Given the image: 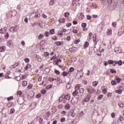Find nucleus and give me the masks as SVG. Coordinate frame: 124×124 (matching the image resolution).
<instances>
[{
    "mask_svg": "<svg viewBox=\"0 0 124 124\" xmlns=\"http://www.w3.org/2000/svg\"><path fill=\"white\" fill-rule=\"evenodd\" d=\"M112 25L114 28H116L117 26V23H116V22H113L112 23Z\"/></svg>",
    "mask_w": 124,
    "mask_h": 124,
    "instance_id": "13d9d810",
    "label": "nucleus"
},
{
    "mask_svg": "<svg viewBox=\"0 0 124 124\" xmlns=\"http://www.w3.org/2000/svg\"><path fill=\"white\" fill-rule=\"evenodd\" d=\"M58 39V37L55 36L52 37V39H53V40L56 41L57 40V39Z\"/></svg>",
    "mask_w": 124,
    "mask_h": 124,
    "instance_id": "5fc2aeb1",
    "label": "nucleus"
},
{
    "mask_svg": "<svg viewBox=\"0 0 124 124\" xmlns=\"http://www.w3.org/2000/svg\"><path fill=\"white\" fill-rule=\"evenodd\" d=\"M19 66V62L15 63L14 65V68H16V67H17V66Z\"/></svg>",
    "mask_w": 124,
    "mask_h": 124,
    "instance_id": "58836bf2",
    "label": "nucleus"
},
{
    "mask_svg": "<svg viewBox=\"0 0 124 124\" xmlns=\"http://www.w3.org/2000/svg\"><path fill=\"white\" fill-rule=\"evenodd\" d=\"M111 116L112 118H115L116 114H115V113L113 112L111 114Z\"/></svg>",
    "mask_w": 124,
    "mask_h": 124,
    "instance_id": "680f3d73",
    "label": "nucleus"
},
{
    "mask_svg": "<svg viewBox=\"0 0 124 124\" xmlns=\"http://www.w3.org/2000/svg\"><path fill=\"white\" fill-rule=\"evenodd\" d=\"M49 55H50V53H49V52H45L44 54V57H48V56H49Z\"/></svg>",
    "mask_w": 124,
    "mask_h": 124,
    "instance_id": "f704fd0d",
    "label": "nucleus"
},
{
    "mask_svg": "<svg viewBox=\"0 0 124 124\" xmlns=\"http://www.w3.org/2000/svg\"><path fill=\"white\" fill-rule=\"evenodd\" d=\"M25 62H27V63H29L30 62V59L27 58L24 60Z\"/></svg>",
    "mask_w": 124,
    "mask_h": 124,
    "instance_id": "603ef678",
    "label": "nucleus"
},
{
    "mask_svg": "<svg viewBox=\"0 0 124 124\" xmlns=\"http://www.w3.org/2000/svg\"><path fill=\"white\" fill-rule=\"evenodd\" d=\"M56 58H57L56 56V55L54 56L52 58L50 59V61H54V60H55Z\"/></svg>",
    "mask_w": 124,
    "mask_h": 124,
    "instance_id": "e2e57ef3",
    "label": "nucleus"
},
{
    "mask_svg": "<svg viewBox=\"0 0 124 124\" xmlns=\"http://www.w3.org/2000/svg\"><path fill=\"white\" fill-rule=\"evenodd\" d=\"M7 45L9 46V47H12V44L11 42H8Z\"/></svg>",
    "mask_w": 124,
    "mask_h": 124,
    "instance_id": "052dcab7",
    "label": "nucleus"
},
{
    "mask_svg": "<svg viewBox=\"0 0 124 124\" xmlns=\"http://www.w3.org/2000/svg\"><path fill=\"white\" fill-rule=\"evenodd\" d=\"M70 107H71L70 105H69V104H67L65 106V109H66V110H69V109H70Z\"/></svg>",
    "mask_w": 124,
    "mask_h": 124,
    "instance_id": "f8f14e48",
    "label": "nucleus"
},
{
    "mask_svg": "<svg viewBox=\"0 0 124 124\" xmlns=\"http://www.w3.org/2000/svg\"><path fill=\"white\" fill-rule=\"evenodd\" d=\"M107 34V35H108V36H110V35H112V30L111 29L108 30Z\"/></svg>",
    "mask_w": 124,
    "mask_h": 124,
    "instance_id": "0eeeda50",
    "label": "nucleus"
},
{
    "mask_svg": "<svg viewBox=\"0 0 124 124\" xmlns=\"http://www.w3.org/2000/svg\"><path fill=\"white\" fill-rule=\"evenodd\" d=\"M93 41L94 42H96V34H94L93 35Z\"/></svg>",
    "mask_w": 124,
    "mask_h": 124,
    "instance_id": "4be33fe9",
    "label": "nucleus"
},
{
    "mask_svg": "<svg viewBox=\"0 0 124 124\" xmlns=\"http://www.w3.org/2000/svg\"><path fill=\"white\" fill-rule=\"evenodd\" d=\"M0 52H4V48L3 47H0Z\"/></svg>",
    "mask_w": 124,
    "mask_h": 124,
    "instance_id": "6e6d98bb",
    "label": "nucleus"
},
{
    "mask_svg": "<svg viewBox=\"0 0 124 124\" xmlns=\"http://www.w3.org/2000/svg\"><path fill=\"white\" fill-rule=\"evenodd\" d=\"M87 90L88 91V93H93V90L92 87L87 88Z\"/></svg>",
    "mask_w": 124,
    "mask_h": 124,
    "instance_id": "a211bd4d",
    "label": "nucleus"
},
{
    "mask_svg": "<svg viewBox=\"0 0 124 124\" xmlns=\"http://www.w3.org/2000/svg\"><path fill=\"white\" fill-rule=\"evenodd\" d=\"M98 84V81H94L93 82V85L94 87H96Z\"/></svg>",
    "mask_w": 124,
    "mask_h": 124,
    "instance_id": "2eb2a0df",
    "label": "nucleus"
},
{
    "mask_svg": "<svg viewBox=\"0 0 124 124\" xmlns=\"http://www.w3.org/2000/svg\"><path fill=\"white\" fill-rule=\"evenodd\" d=\"M55 43L57 45V46H61L62 45V42H56Z\"/></svg>",
    "mask_w": 124,
    "mask_h": 124,
    "instance_id": "c85d7f7f",
    "label": "nucleus"
},
{
    "mask_svg": "<svg viewBox=\"0 0 124 124\" xmlns=\"http://www.w3.org/2000/svg\"><path fill=\"white\" fill-rule=\"evenodd\" d=\"M60 23H65V18H61L59 19Z\"/></svg>",
    "mask_w": 124,
    "mask_h": 124,
    "instance_id": "ddd939ff",
    "label": "nucleus"
},
{
    "mask_svg": "<svg viewBox=\"0 0 124 124\" xmlns=\"http://www.w3.org/2000/svg\"><path fill=\"white\" fill-rule=\"evenodd\" d=\"M108 64H114V61L111 60H109L108 61Z\"/></svg>",
    "mask_w": 124,
    "mask_h": 124,
    "instance_id": "5701e85b",
    "label": "nucleus"
},
{
    "mask_svg": "<svg viewBox=\"0 0 124 124\" xmlns=\"http://www.w3.org/2000/svg\"><path fill=\"white\" fill-rule=\"evenodd\" d=\"M14 113H15V109H14V108H12L10 110V113L13 114Z\"/></svg>",
    "mask_w": 124,
    "mask_h": 124,
    "instance_id": "79ce46f5",
    "label": "nucleus"
},
{
    "mask_svg": "<svg viewBox=\"0 0 124 124\" xmlns=\"http://www.w3.org/2000/svg\"><path fill=\"white\" fill-rule=\"evenodd\" d=\"M118 105L120 107H121V108H124V103H122V102H120L118 104Z\"/></svg>",
    "mask_w": 124,
    "mask_h": 124,
    "instance_id": "7c9ffc66",
    "label": "nucleus"
},
{
    "mask_svg": "<svg viewBox=\"0 0 124 124\" xmlns=\"http://www.w3.org/2000/svg\"><path fill=\"white\" fill-rule=\"evenodd\" d=\"M10 31H12V32H14L15 31V27H12L10 29Z\"/></svg>",
    "mask_w": 124,
    "mask_h": 124,
    "instance_id": "c9c22d12",
    "label": "nucleus"
},
{
    "mask_svg": "<svg viewBox=\"0 0 124 124\" xmlns=\"http://www.w3.org/2000/svg\"><path fill=\"white\" fill-rule=\"evenodd\" d=\"M84 92H85V90H84L83 88H80V90H79V93H84Z\"/></svg>",
    "mask_w": 124,
    "mask_h": 124,
    "instance_id": "ea45409f",
    "label": "nucleus"
},
{
    "mask_svg": "<svg viewBox=\"0 0 124 124\" xmlns=\"http://www.w3.org/2000/svg\"><path fill=\"white\" fill-rule=\"evenodd\" d=\"M9 37V34H8V32L6 33V35H5V38L6 39H7V38H8Z\"/></svg>",
    "mask_w": 124,
    "mask_h": 124,
    "instance_id": "49530a36",
    "label": "nucleus"
},
{
    "mask_svg": "<svg viewBox=\"0 0 124 124\" xmlns=\"http://www.w3.org/2000/svg\"><path fill=\"white\" fill-rule=\"evenodd\" d=\"M81 26H82V28H83V29H85V28H86V27H87V23H82L81 24Z\"/></svg>",
    "mask_w": 124,
    "mask_h": 124,
    "instance_id": "c03bdc74",
    "label": "nucleus"
},
{
    "mask_svg": "<svg viewBox=\"0 0 124 124\" xmlns=\"http://www.w3.org/2000/svg\"><path fill=\"white\" fill-rule=\"evenodd\" d=\"M61 123H63L64 122H65V118L62 117V118H61Z\"/></svg>",
    "mask_w": 124,
    "mask_h": 124,
    "instance_id": "de8ad7c7",
    "label": "nucleus"
},
{
    "mask_svg": "<svg viewBox=\"0 0 124 124\" xmlns=\"http://www.w3.org/2000/svg\"><path fill=\"white\" fill-rule=\"evenodd\" d=\"M73 32L74 33H77V32H78V31H77V30H73Z\"/></svg>",
    "mask_w": 124,
    "mask_h": 124,
    "instance_id": "774afa93",
    "label": "nucleus"
},
{
    "mask_svg": "<svg viewBox=\"0 0 124 124\" xmlns=\"http://www.w3.org/2000/svg\"><path fill=\"white\" fill-rule=\"evenodd\" d=\"M62 75L64 77L67 76V75H69V74H68V72L67 73L65 71H63L62 73Z\"/></svg>",
    "mask_w": 124,
    "mask_h": 124,
    "instance_id": "aec40b11",
    "label": "nucleus"
},
{
    "mask_svg": "<svg viewBox=\"0 0 124 124\" xmlns=\"http://www.w3.org/2000/svg\"><path fill=\"white\" fill-rule=\"evenodd\" d=\"M6 31H7V28L4 27L3 28H1L0 30V33H5V32H6Z\"/></svg>",
    "mask_w": 124,
    "mask_h": 124,
    "instance_id": "39448f33",
    "label": "nucleus"
},
{
    "mask_svg": "<svg viewBox=\"0 0 124 124\" xmlns=\"http://www.w3.org/2000/svg\"><path fill=\"white\" fill-rule=\"evenodd\" d=\"M72 4H73V6H77V3H76V2H75V0L73 1Z\"/></svg>",
    "mask_w": 124,
    "mask_h": 124,
    "instance_id": "37998d69",
    "label": "nucleus"
},
{
    "mask_svg": "<svg viewBox=\"0 0 124 124\" xmlns=\"http://www.w3.org/2000/svg\"><path fill=\"white\" fill-rule=\"evenodd\" d=\"M122 92L123 91L121 89L115 90V93H119V94H121Z\"/></svg>",
    "mask_w": 124,
    "mask_h": 124,
    "instance_id": "dca6fc26",
    "label": "nucleus"
},
{
    "mask_svg": "<svg viewBox=\"0 0 124 124\" xmlns=\"http://www.w3.org/2000/svg\"><path fill=\"white\" fill-rule=\"evenodd\" d=\"M17 95L21 96L22 95V91H18L17 93Z\"/></svg>",
    "mask_w": 124,
    "mask_h": 124,
    "instance_id": "3c124183",
    "label": "nucleus"
},
{
    "mask_svg": "<svg viewBox=\"0 0 124 124\" xmlns=\"http://www.w3.org/2000/svg\"><path fill=\"white\" fill-rule=\"evenodd\" d=\"M116 81H117V83H120V81H121V78H116Z\"/></svg>",
    "mask_w": 124,
    "mask_h": 124,
    "instance_id": "69168bd1",
    "label": "nucleus"
},
{
    "mask_svg": "<svg viewBox=\"0 0 124 124\" xmlns=\"http://www.w3.org/2000/svg\"><path fill=\"white\" fill-rule=\"evenodd\" d=\"M91 97H92V95L91 94H88L84 99L83 101L84 102H89L90 101V99H91Z\"/></svg>",
    "mask_w": 124,
    "mask_h": 124,
    "instance_id": "f257e3e1",
    "label": "nucleus"
},
{
    "mask_svg": "<svg viewBox=\"0 0 124 124\" xmlns=\"http://www.w3.org/2000/svg\"><path fill=\"white\" fill-rule=\"evenodd\" d=\"M114 50L115 52L117 54H121V53H123V50L121 47H115Z\"/></svg>",
    "mask_w": 124,
    "mask_h": 124,
    "instance_id": "f03ea898",
    "label": "nucleus"
},
{
    "mask_svg": "<svg viewBox=\"0 0 124 124\" xmlns=\"http://www.w3.org/2000/svg\"><path fill=\"white\" fill-rule=\"evenodd\" d=\"M117 63L119 65H122L123 64V61H122V60H120L118 62H117Z\"/></svg>",
    "mask_w": 124,
    "mask_h": 124,
    "instance_id": "a19ab883",
    "label": "nucleus"
},
{
    "mask_svg": "<svg viewBox=\"0 0 124 124\" xmlns=\"http://www.w3.org/2000/svg\"><path fill=\"white\" fill-rule=\"evenodd\" d=\"M64 98L65 99H66V100H69V99H70V95L69 94H68L67 95H65L64 96Z\"/></svg>",
    "mask_w": 124,
    "mask_h": 124,
    "instance_id": "9b49d317",
    "label": "nucleus"
},
{
    "mask_svg": "<svg viewBox=\"0 0 124 124\" xmlns=\"http://www.w3.org/2000/svg\"><path fill=\"white\" fill-rule=\"evenodd\" d=\"M73 71H74V68L72 67L69 69V71L68 72L69 75H71L72 72H73Z\"/></svg>",
    "mask_w": 124,
    "mask_h": 124,
    "instance_id": "1a4fd4ad",
    "label": "nucleus"
},
{
    "mask_svg": "<svg viewBox=\"0 0 124 124\" xmlns=\"http://www.w3.org/2000/svg\"><path fill=\"white\" fill-rule=\"evenodd\" d=\"M49 32L50 34H54L55 33V30L52 29L50 30Z\"/></svg>",
    "mask_w": 124,
    "mask_h": 124,
    "instance_id": "2f4dec72",
    "label": "nucleus"
},
{
    "mask_svg": "<svg viewBox=\"0 0 124 124\" xmlns=\"http://www.w3.org/2000/svg\"><path fill=\"white\" fill-rule=\"evenodd\" d=\"M76 91H78L80 90V85L79 84H78L76 86Z\"/></svg>",
    "mask_w": 124,
    "mask_h": 124,
    "instance_id": "cd10ccee",
    "label": "nucleus"
},
{
    "mask_svg": "<svg viewBox=\"0 0 124 124\" xmlns=\"http://www.w3.org/2000/svg\"><path fill=\"white\" fill-rule=\"evenodd\" d=\"M22 124H34V121H32L31 122V123L30 124V122L26 123V122H25V121H23Z\"/></svg>",
    "mask_w": 124,
    "mask_h": 124,
    "instance_id": "4468645a",
    "label": "nucleus"
},
{
    "mask_svg": "<svg viewBox=\"0 0 124 124\" xmlns=\"http://www.w3.org/2000/svg\"><path fill=\"white\" fill-rule=\"evenodd\" d=\"M45 117L46 120H48V117H50V112L49 111L46 112L45 114Z\"/></svg>",
    "mask_w": 124,
    "mask_h": 124,
    "instance_id": "6e6552de",
    "label": "nucleus"
},
{
    "mask_svg": "<svg viewBox=\"0 0 124 124\" xmlns=\"http://www.w3.org/2000/svg\"><path fill=\"white\" fill-rule=\"evenodd\" d=\"M87 19H88V20H91V19H92V16H90V15H88Z\"/></svg>",
    "mask_w": 124,
    "mask_h": 124,
    "instance_id": "338daca9",
    "label": "nucleus"
},
{
    "mask_svg": "<svg viewBox=\"0 0 124 124\" xmlns=\"http://www.w3.org/2000/svg\"><path fill=\"white\" fill-rule=\"evenodd\" d=\"M22 85L23 87H26V86H27V85H28V82H27V81H23L22 82Z\"/></svg>",
    "mask_w": 124,
    "mask_h": 124,
    "instance_id": "f3484780",
    "label": "nucleus"
},
{
    "mask_svg": "<svg viewBox=\"0 0 124 124\" xmlns=\"http://www.w3.org/2000/svg\"><path fill=\"white\" fill-rule=\"evenodd\" d=\"M110 72L112 74L117 73V71L114 70V69H110Z\"/></svg>",
    "mask_w": 124,
    "mask_h": 124,
    "instance_id": "4c0bfd02",
    "label": "nucleus"
},
{
    "mask_svg": "<svg viewBox=\"0 0 124 124\" xmlns=\"http://www.w3.org/2000/svg\"><path fill=\"white\" fill-rule=\"evenodd\" d=\"M44 35L46 37H48V36H49L50 35V33L49 32V31H46Z\"/></svg>",
    "mask_w": 124,
    "mask_h": 124,
    "instance_id": "6ab92c4d",
    "label": "nucleus"
},
{
    "mask_svg": "<svg viewBox=\"0 0 124 124\" xmlns=\"http://www.w3.org/2000/svg\"><path fill=\"white\" fill-rule=\"evenodd\" d=\"M78 91L77 90H76L75 91H74L73 93V95H76L77 94H78Z\"/></svg>",
    "mask_w": 124,
    "mask_h": 124,
    "instance_id": "72a5a7b5",
    "label": "nucleus"
},
{
    "mask_svg": "<svg viewBox=\"0 0 124 124\" xmlns=\"http://www.w3.org/2000/svg\"><path fill=\"white\" fill-rule=\"evenodd\" d=\"M78 100H79V99H78V98L75 97L72 99L71 102L73 104H76L78 103Z\"/></svg>",
    "mask_w": 124,
    "mask_h": 124,
    "instance_id": "20e7f679",
    "label": "nucleus"
},
{
    "mask_svg": "<svg viewBox=\"0 0 124 124\" xmlns=\"http://www.w3.org/2000/svg\"><path fill=\"white\" fill-rule=\"evenodd\" d=\"M64 16H65V17H68V16H69V13H65L64 14Z\"/></svg>",
    "mask_w": 124,
    "mask_h": 124,
    "instance_id": "bf43d9fd",
    "label": "nucleus"
},
{
    "mask_svg": "<svg viewBox=\"0 0 124 124\" xmlns=\"http://www.w3.org/2000/svg\"><path fill=\"white\" fill-rule=\"evenodd\" d=\"M59 102H62L63 103H67V101L66 100L63 99V98L62 97H60L59 99Z\"/></svg>",
    "mask_w": 124,
    "mask_h": 124,
    "instance_id": "423d86ee",
    "label": "nucleus"
},
{
    "mask_svg": "<svg viewBox=\"0 0 124 124\" xmlns=\"http://www.w3.org/2000/svg\"><path fill=\"white\" fill-rule=\"evenodd\" d=\"M83 116H84V111H82L79 113V117H80V118H82Z\"/></svg>",
    "mask_w": 124,
    "mask_h": 124,
    "instance_id": "a878e982",
    "label": "nucleus"
},
{
    "mask_svg": "<svg viewBox=\"0 0 124 124\" xmlns=\"http://www.w3.org/2000/svg\"><path fill=\"white\" fill-rule=\"evenodd\" d=\"M59 62H62V60L61 59H59L56 61L55 64L56 65H59Z\"/></svg>",
    "mask_w": 124,
    "mask_h": 124,
    "instance_id": "393cba45",
    "label": "nucleus"
},
{
    "mask_svg": "<svg viewBox=\"0 0 124 124\" xmlns=\"http://www.w3.org/2000/svg\"><path fill=\"white\" fill-rule=\"evenodd\" d=\"M55 2L54 1V0H50L49 1V5H53V4H54Z\"/></svg>",
    "mask_w": 124,
    "mask_h": 124,
    "instance_id": "e433bc0d",
    "label": "nucleus"
},
{
    "mask_svg": "<svg viewBox=\"0 0 124 124\" xmlns=\"http://www.w3.org/2000/svg\"><path fill=\"white\" fill-rule=\"evenodd\" d=\"M77 78H78V79H79L80 78H81L82 77V75H79V74H77L76 75V77Z\"/></svg>",
    "mask_w": 124,
    "mask_h": 124,
    "instance_id": "09e8293b",
    "label": "nucleus"
},
{
    "mask_svg": "<svg viewBox=\"0 0 124 124\" xmlns=\"http://www.w3.org/2000/svg\"><path fill=\"white\" fill-rule=\"evenodd\" d=\"M79 42H80V40H79V39H78V40H76V41H75V43L76 44H78V43H79Z\"/></svg>",
    "mask_w": 124,
    "mask_h": 124,
    "instance_id": "0e129e2a",
    "label": "nucleus"
},
{
    "mask_svg": "<svg viewBox=\"0 0 124 124\" xmlns=\"http://www.w3.org/2000/svg\"><path fill=\"white\" fill-rule=\"evenodd\" d=\"M33 85L31 84H30L28 87L27 89L28 90H31L32 89Z\"/></svg>",
    "mask_w": 124,
    "mask_h": 124,
    "instance_id": "b1692460",
    "label": "nucleus"
},
{
    "mask_svg": "<svg viewBox=\"0 0 124 124\" xmlns=\"http://www.w3.org/2000/svg\"><path fill=\"white\" fill-rule=\"evenodd\" d=\"M41 93L42 94H45V93H46V90L45 89H43V90H42Z\"/></svg>",
    "mask_w": 124,
    "mask_h": 124,
    "instance_id": "864d4df0",
    "label": "nucleus"
},
{
    "mask_svg": "<svg viewBox=\"0 0 124 124\" xmlns=\"http://www.w3.org/2000/svg\"><path fill=\"white\" fill-rule=\"evenodd\" d=\"M38 37V39H41L42 38H43V37H44V35H43V34H40Z\"/></svg>",
    "mask_w": 124,
    "mask_h": 124,
    "instance_id": "473e14b6",
    "label": "nucleus"
},
{
    "mask_svg": "<svg viewBox=\"0 0 124 124\" xmlns=\"http://www.w3.org/2000/svg\"><path fill=\"white\" fill-rule=\"evenodd\" d=\"M34 17L36 18V19H38L40 17V13H39V12L36 13Z\"/></svg>",
    "mask_w": 124,
    "mask_h": 124,
    "instance_id": "9d476101",
    "label": "nucleus"
},
{
    "mask_svg": "<svg viewBox=\"0 0 124 124\" xmlns=\"http://www.w3.org/2000/svg\"><path fill=\"white\" fill-rule=\"evenodd\" d=\"M55 73H56V74H57V75H60V73H61L60 72V71L58 70H55Z\"/></svg>",
    "mask_w": 124,
    "mask_h": 124,
    "instance_id": "a18cd8bd",
    "label": "nucleus"
},
{
    "mask_svg": "<svg viewBox=\"0 0 124 124\" xmlns=\"http://www.w3.org/2000/svg\"><path fill=\"white\" fill-rule=\"evenodd\" d=\"M21 45H22V46H25V45H26V43H25V41H22L21 42Z\"/></svg>",
    "mask_w": 124,
    "mask_h": 124,
    "instance_id": "4d7b16f0",
    "label": "nucleus"
},
{
    "mask_svg": "<svg viewBox=\"0 0 124 124\" xmlns=\"http://www.w3.org/2000/svg\"><path fill=\"white\" fill-rule=\"evenodd\" d=\"M103 23H101L97 27V30L99 31H102V30H103Z\"/></svg>",
    "mask_w": 124,
    "mask_h": 124,
    "instance_id": "7ed1b4c3",
    "label": "nucleus"
},
{
    "mask_svg": "<svg viewBox=\"0 0 124 124\" xmlns=\"http://www.w3.org/2000/svg\"><path fill=\"white\" fill-rule=\"evenodd\" d=\"M103 97V94H100L97 97L98 100H100Z\"/></svg>",
    "mask_w": 124,
    "mask_h": 124,
    "instance_id": "412c9836",
    "label": "nucleus"
},
{
    "mask_svg": "<svg viewBox=\"0 0 124 124\" xmlns=\"http://www.w3.org/2000/svg\"><path fill=\"white\" fill-rule=\"evenodd\" d=\"M89 42H85L84 46V47L87 48V47H89Z\"/></svg>",
    "mask_w": 124,
    "mask_h": 124,
    "instance_id": "bb28decb",
    "label": "nucleus"
},
{
    "mask_svg": "<svg viewBox=\"0 0 124 124\" xmlns=\"http://www.w3.org/2000/svg\"><path fill=\"white\" fill-rule=\"evenodd\" d=\"M103 93H104V94H106L107 93V89H104L103 90Z\"/></svg>",
    "mask_w": 124,
    "mask_h": 124,
    "instance_id": "8fccbe9b",
    "label": "nucleus"
},
{
    "mask_svg": "<svg viewBox=\"0 0 124 124\" xmlns=\"http://www.w3.org/2000/svg\"><path fill=\"white\" fill-rule=\"evenodd\" d=\"M111 84H112L113 86H116V85H117V82H116L115 80H112L111 82Z\"/></svg>",
    "mask_w": 124,
    "mask_h": 124,
    "instance_id": "c756f323",
    "label": "nucleus"
}]
</instances>
